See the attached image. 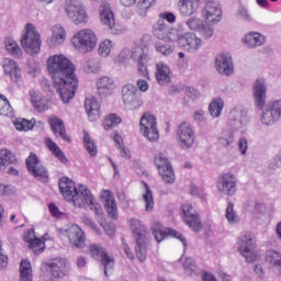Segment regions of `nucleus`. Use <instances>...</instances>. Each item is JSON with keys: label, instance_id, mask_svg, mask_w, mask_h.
<instances>
[{"label": "nucleus", "instance_id": "1", "mask_svg": "<svg viewBox=\"0 0 281 281\" xmlns=\"http://www.w3.org/2000/svg\"><path fill=\"white\" fill-rule=\"evenodd\" d=\"M48 74L52 76L55 89L64 104L74 100L78 89L76 66L64 55H53L47 59Z\"/></svg>", "mask_w": 281, "mask_h": 281}, {"label": "nucleus", "instance_id": "2", "mask_svg": "<svg viewBox=\"0 0 281 281\" xmlns=\"http://www.w3.org/2000/svg\"><path fill=\"white\" fill-rule=\"evenodd\" d=\"M59 191L66 201L74 203L75 207L82 209L88 205L89 210L94 212L98 218L104 216L102 206L95 201V198L85 184H80L78 189L71 179L63 177L59 180Z\"/></svg>", "mask_w": 281, "mask_h": 281}, {"label": "nucleus", "instance_id": "3", "mask_svg": "<svg viewBox=\"0 0 281 281\" xmlns=\"http://www.w3.org/2000/svg\"><path fill=\"white\" fill-rule=\"evenodd\" d=\"M132 232L136 238V246H135V254L137 260L139 262H146L147 258V247L148 243H150V235L148 234V231L146 229V226L142 224V221L139 220H133L132 221Z\"/></svg>", "mask_w": 281, "mask_h": 281}, {"label": "nucleus", "instance_id": "4", "mask_svg": "<svg viewBox=\"0 0 281 281\" xmlns=\"http://www.w3.org/2000/svg\"><path fill=\"white\" fill-rule=\"evenodd\" d=\"M21 45L26 54H38L41 52V34L36 31V26L31 23L26 24L25 32L21 38Z\"/></svg>", "mask_w": 281, "mask_h": 281}, {"label": "nucleus", "instance_id": "5", "mask_svg": "<svg viewBox=\"0 0 281 281\" xmlns=\"http://www.w3.org/2000/svg\"><path fill=\"white\" fill-rule=\"evenodd\" d=\"M71 43L81 54H87L95 47L98 36L91 30H81L71 38Z\"/></svg>", "mask_w": 281, "mask_h": 281}, {"label": "nucleus", "instance_id": "6", "mask_svg": "<svg viewBox=\"0 0 281 281\" xmlns=\"http://www.w3.org/2000/svg\"><path fill=\"white\" fill-rule=\"evenodd\" d=\"M239 254L245 257L246 262H256L258 252L256 251V237L251 233H247L239 237L237 243Z\"/></svg>", "mask_w": 281, "mask_h": 281}, {"label": "nucleus", "instance_id": "7", "mask_svg": "<svg viewBox=\"0 0 281 281\" xmlns=\"http://www.w3.org/2000/svg\"><path fill=\"white\" fill-rule=\"evenodd\" d=\"M25 164L29 172H31L37 181H41L42 183H47V181H49V172L47 171V168L43 166V162L38 160V156L34 153L30 154Z\"/></svg>", "mask_w": 281, "mask_h": 281}, {"label": "nucleus", "instance_id": "8", "mask_svg": "<svg viewBox=\"0 0 281 281\" xmlns=\"http://www.w3.org/2000/svg\"><path fill=\"white\" fill-rule=\"evenodd\" d=\"M153 35L159 41L176 43L177 38H179V30L171 27L164 20H158V23L153 26Z\"/></svg>", "mask_w": 281, "mask_h": 281}, {"label": "nucleus", "instance_id": "9", "mask_svg": "<svg viewBox=\"0 0 281 281\" xmlns=\"http://www.w3.org/2000/svg\"><path fill=\"white\" fill-rule=\"evenodd\" d=\"M90 255L92 258H94V260H100L101 258V265L104 267V276L109 278V276L113 273V268L115 267V258L106 254L104 247L98 244L90 246Z\"/></svg>", "mask_w": 281, "mask_h": 281}, {"label": "nucleus", "instance_id": "10", "mask_svg": "<svg viewBox=\"0 0 281 281\" xmlns=\"http://www.w3.org/2000/svg\"><path fill=\"white\" fill-rule=\"evenodd\" d=\"M122 95L125 106L131 111H135L144 104V100H142V92L131 83H127L122 88Z\"/></svg>", "mask_w": 281, "mask_h": 281}, {"label": "nucleus", "instance_id": "11", "mask_svg": "<svg viewBox=\"0 0 281 281\" xmlns=\"http://www.w3.org/2000/svg\"><path fill=\"white\" fill-rule=\"evenodd\" d=\"M153 235L154 238H156L157 243H161L162 240H166L168 236H171L172 238H177L178 240H181L183 247H188V240L183 236V234L168 227H164L161 223L154 222L151 225Z\"/></svg>", "mask_w": 281, "mask_h": 281}, {"label": "nucleus", "instance_id": "12", "mask_svg": "<svg viewBox=\"0 0 281 281\" xmlns=\"http://www.w3.org/2000/svg\"><path fill=\"white\" fill-rule=\"evenodd\" d=\"M249 122H251V119L249 117L247 109L237 106L231 110L228 114V126H231L233 131H241Z\"/></svg>", "mask_w": 281, "mask_h": 281}, {"label": "nucleus", "instance_id": "13", "mask_svg": "<svg viewBox=\"0 0 281 281\" xmlns=\"http://www.w3.org/2000/svg\"><path fill=\"white\" fill-rule=\"evenodd\" d=\"M140 131L149 142H157L159 139V130L157 128V119L155 115L145 113L140 117Z\"/></svg>", "mask_w": 281, "mask_h": 281}, {"label": "nucleus", "instance_id": "14", "mask_svg": "<svg viewBox=\"0 0 281 281\" xmlns=\"http://www.w3.org/2000/svg\"><path fill=\"white\" fill-rule=\"evenodd\" d=\"M178 144L182 150H188L194 146L195 134L190 123L183 122L177 128Z\"/></svg>", "mask_w": 281, "mask_h": 281}, {"label": "nucleus", "instance_id": "15", "mask_svg": "<svg viewBox=\"0 0 281 281\" xmlns=\"http://www.w3.org/2000/svg\"><path fill=\"white\" fill-rule=\"evenodd\" d=\"M66 13L75 25L87 23V11H85L79 0H66Z\"/></svg>", "mask_w": 281, "mask_h": 281}, {"label": "nucleus", "instance_id": "16", "mask_svg": "<svg viewBox=\"0 0 281 281\" xmlns=\"http://www.w3.org/2000/svg\"><path fill=\"white\" fill-rule=\"evenodd\" d=\"M217 190L226 196H234L238 192V179L232 172L220 176L217 180Z\"/></svg>", "mask_w": 281, "mask_h": 281}, {"label": "nucleus", "instance_id": "17", "mask_svg": "<svg viewBox=\"0 0 281 281\" xmlns=\"http://www.w3.org/2000/svg\"><path fill=\"white\" fill-rule=\"evenodd\" d=\"M99 14H100V21L102 25L108 26V31L110 32V34L122 33V30L117 27V24H115V14L111 9V4H109L108 2H102L99 8Z\"/></svg>", "mask_w": 281, "mask_h": 281}, {"label": "nucleus", "instance_id": "18", "mask_svg": "<svg viewBox=\"0 0 281 281\" xmlns=\"http://www.w3.org/2000/svg\"><path fill=\"white\" fill-rule=\"evenodd\" d=\"M281 120V100L269 102L262 110L261 124L273 126Z\"/></svg>", "mask_w": 281, "mask_h": 281}, {"label": "nucleus", "instance_id": "19", "mask_svg": "<svg viewBox=\"0 0 281 281\" xmlns=\"http://www.w3.org/2000/svg\"><path fill=\"white\" fill-rule=\"evenodd\" d=\"M155 166L158 169L160 177L165 183H175V170L168 157L164 154H158L155 156Z\"/></svg>", "mask_w": 281, "mask_h": 281}, {"label": "nucleus", "instance_id": "20", "mask_svg": "<svg viewBox=\"0 0 281 281\" xmlns=\"http://www.w3.org/2000/svg\"><path fill=\"white\" fill-rule=\"evenodd\" d=\"M203 4L202 16L206 23H221V20L223 19V9H221V4L213 0H205Z\"/></svg>", "mask_w": 281, "mask_h": 281}, {"label": "nucleus", "instance_id": "21", "mask_svg": "<svg viewBox=\"0 0 281 281\" xmlns=\"http://www.w3.org/2000/svg\"><path fill=\"white\" fill-rule=\"evenodd\" d=\"M181 47L186 52H189L190 54H196L198 50L201 49V46L203 45V40L201 37L196 36L194 33H186L181 35V33H178V38L176 40Z\"/></svg>", "mask_w": 281, "mask_h": 281}, {"label": "nucleus", "instance_id": "22", "mask_svg": "<svg viewBox=\"0 0 281 281\" xmlns=\"http://www.w3.org/2000/svg\"><path fill=\"white\" fill-rule=\"evenodd\" d=\"M182 218L186 225H188L192 232H201V229H203L199 213H196V210H194L191 204L182 205Z\"/></svg>", "mask_w": 281, "mask_h": 281}, {"label": "nucleus", "instance_id": "23", "mask_svg": "<svg viewBox=\"0 0 281 281\" xmlns=\"http://www.w3.org/2000/svg\"><path fill=\"white\" fill-rule=\"evenodd\" d=\"M48 269H50V278L53 280H58L65 278L69 274V261L65 258H55L47 263Z\"/></svg>", "mask_w": 281, "mask_h": 281}, {"label": "nucleus", "instance_id": "24", "mask_svg": "<svg viewBox=\"0 0 281 281\" xmlns=\"http://www.w3.org/2000/svg\"><path fill=\"white\" fill-rule=\"evenodd\" d=\"M252 97L257 109L262 111L267 104V81L258 78L252 86Z\"/></svg>", "mask_w": 281, "mask_h": 281}, {"label": "nucleus", "instance_id": "25", "mask_svg": "<svg viewBox=\"0 0 281 281\" xmlns=\"http://www.w3.org/2000/svg\"><path fill=\"white\" fill-rule=\"evenodd\" d=\"M215 69L221 76H232L234 74V60L232 55L221 53L215 57Z\"/></svg>", "mask_w": 281, "mask_h": 281}, {"label": "nucleus", "instance_id": "26", "mask_svg": "<svg viewBox=\"0 0 281 281\" xmlns=\"http://www.w3.org/2000/svg\"><path fill=\"white\" fill-rule=\"evenodd\" d=\"M66 233L71 247H76V249H82V247H85L87 236L85 235V231H82V228L76 224H72L70 227H68Z\"/></svg>", "mask_w": 281, "mask_h": 281}, {"label": "nucleus", "instance_id": "27", "mask_svg": "<svg viewBox=\"0 0 281 281\" xmlns=\"http://www.w3.org/2000/svg\"><path fill=\"white\" fill-rule=\"evenodd\" d=\"M187 26L193 32H200L203 38H212L214 36V29L203 23V20L196 16H192L187 20Z\"/></svg>", "mask_w": 281, "mask_h": 281}, {"label": "nucleus", "instance_id": "28", "mask_svg": "<svg viewBox=\"0 0 281 281\" xmlns=\"http://www.w3.org/2000/svg\"><path fill=\"white\" fill-rule=\"evenodd\" d=\"M49 126L56 137H61L64 142L68 144L71 143V137L67 135V130L65 128V122L60 120L58 116H50L48 119Z\"/></svg>", "mask_w": 281, "mask_h": 281}, {"label": "nucleus", "instance_id": "29", "mask_svg": "<svg viewBox=\"0 0 281 281\" xmlns=\"http://www.w3.org/2000/svg\"><path fill=\"white\" fill-rule=\"evenodd\" d=\"M101 201L110 218L117 221V204H115V198L113 196V193L109 190L103 191L101 194Z\"/></svg>", "mask_w": 281, "mask_h": 281}, {"label": "nucleus", "instance_id": "30", "mask_svg": "<svg viewBox=\"0 0 281 281\" xmlns=\"http://www.w3.org/2000/svg\"><path fill=\"white\" fill-rule=\"evenodd\" d=\"M203 3H205V0H182L179 7L180 14L182 16H192V14H196Z\"/></svg>", "mask_w": 281, "mask_h": 281}, {"label": "nucleus", "instance_id": "31", "mask_svg": "<svg viewBox=\"0 0 281 281\" xmlns=\"http://www.w3.org/2000/svg\"><path fill=\"white\" fill-rule=\"evenodd\" d=\"M171 76L172 72L167 64H164V61L156 64V80L161 85V87L170 85Z\"/></svg>", "mask_w": 281, "mask_h": 281}, {"label": "nucleus", "instance_id": "32", "mask_svg": "<svg viewBox=\"0 0 281 281\" xmlns=\"http://www.w3.org/2000/svg\"><path fill=\"white\" fill-rule=\"evenodd\" d=\"M85 109L90 122L100 120V103L95 98H87L85 101Z\"/></svg>", "mask_w": 281, "mask_h": 281}, {"label": "nucleus", "instance_id": "33", "mask_svg": "<svg viewBox=\"0 0 281 281\" xmlns=\"http://www.w3.org/2000/svg\"><path fill=\"white\" fill-rule=\"evenodd\" d=\"M99 95H111L115 91V81L111 77H101L97 81Z\"/></svg>", "mask_w": 281, "mask_h": 281}, {"label": "nucleus", "instance_id": "34", "mask_svg": "<svg viewBox=\"0 0 281 281\" xmlns=\"http://www.w3.org/2000/svg\"><path fill=\"white\" fill-rule=\"evenodd\" d=\"M3 69L5 76H9L12 82H19V80H21V68H19L16 61L12 59H5Z\"/></svg>", "mask_w": 281, "mask_h": 281}, {"label": "nucleus", "instance_id": "35", "mask_svg": "<svg viewBox=\"0 0 281 281\" xmlns=\"http://www.w3.org/2000/svg\"><path fill=\"white\" fill-rule=\"evenodd\" d=\"M9 166H16V156L8 149L0 150V170L5 172Z\"/></svg>", "mask_w": 281, "mask_h": 281}, {"label": "nucleus", "instance_id": "36", "mask_svg": "<svg viewBox=\"0 0 281 281\" xmlns=\"http://www.w3.org/2000/svg\"><path fill=\"white\" fill-rule=\"evenodd\" d=\"M121 58H124L125 60H128V58H133L134 60H137V63H139L142 60H148V55L144 53V48L142 47H136L134 50L125 48L121 53Z\"/></svg>", "mask_w": 281, "mask_h": 281}, {"label": "nucleus", "instance_id": "37", "mask_svg": "<svg viewBox=\"0 0 281 281\" xmlns=\"http://www.w3.org/2000/svg\"><path fill=\"white\" fill-rule=\"evenodd\" d=\"M243 43L250 48L260 47V45H265V35L260 33H249L243 38Z\"/></svg>", "mask_w": 281, "mask_h": 281}, {"label": "nucleus", "instance_id": "38", "mask_svg": "<svg viewBox=\"0 0 281 281\" xmlns=\"http://www.w3.org/2000/svg\"><path fill=\"white\" fill-rule=\"evenodd\" d=\"M45 144L50 153H53L54 157H56L61 164H67V156H65L63 149H60L52 138H45Z\"/></svg>", "mask_w": 281, "mask_h": 281}, {"label": "nucleus", "instance_id": "39", "mask_svg": "<svg viewBox=\"0 0 281 281\" xmlns=\"http://www.w3.org/2000/svg\"><path fill=\"white\" fill-rule=\"evenodd\" d=\"M217 142L224 148H228L234 144V131L232 130H224L217 136Z\"/></svg>", "mask_w": 281, "mask_h": 281}, {"label": "nucleus", "instance_id": "40", "mask_svg": "<svg viewBox=\"0 0 281 281\" xmlns=\"http://www.w3.org/2000/svg\"><path fill=\"white\" fill-rule=\"evenodd\" d=\"M31 102L37 113H44V111L49 109V103L46 101V99L38 97V94L31 93Z\"/></svg>", "mask_w": 281, "mask_h": 281}, {"label": "nucleus", "instance_id": "41", "mask_svg": "<svg viewBox=\"0 0 281 281\" xmlns=\"http://www.w3.org/2000/svg\"><path fill=\"white\" fill-rule=\"evenodd\" d=\"M83 146L91 157H95L98 155L95 142L91 139V135L87 131H83Z\"/></svg>", "mask_w": 281, "mask_h": 281}, {"label": "nucleus", "instance_id": "42", "mask_svg": "<svg viewBox=\"0 0 281 281\" xmlns=\"http://www.w3.org/2000/svg\"><path fill=\"white\" fill-rule=\"evenodd\" d=\"M20 281H32V265L27 260L20 263Z\"/></svg>", "mask_w": 281, "mask_h": 281}, {"label": "nucleus", "instance_id": "43", "mask_svg": "<svg viewBox=\"0 0 281 281\" xmlns=\"http://www.w3.org/2000/svg\"><path fill=\"white\" fill-rule=\"evenodd\" d=\"M223 106H225L223 99H215L209 105V113H211L212 117H220L221 113H223Z\"/></svg>", "mask_w": 281, "mask_h": 281}, {"label": "nucleus", "instance_id": "44", "mask_svg": "<svg viewBox=\"0 0 281 281\" xmlns=\"http://www.w3.org/2000/svg\"><path fill=\"white\" fill-rule=\"evenodd\" d=\"M65 29L60 25L53 26V36L50 37L53 45H60V43H65Z\"/></svg>", "mask_w": 281, "mask_h": 281}, {"label": "nucleus", "instance_id": "45", "mask_svg": "<svg viewBox=\"0 0 281 281\" xmlns=\"http://www.w3.org/2000/svg\"><path fill=\"white\" fill-rule=\"evenodd\" d=\"M120 124H122V117L115 113L106 115L103 121V127L105 131H111V128H115V126H119Z\"/></svg>", "mask_w": 281, "mask_h": 281}, {"label": "nucleus", "instance_id": "46", "mask_svg": "<svg viewBox=\"0 0 281 281\" xmlns=\"http://www.w3.org/2000/svg\"><path fill=\"white\" fill-rule=\"evenodd\" d=\"M100 69H102V64H100L98 58L89 59L83 66L86 74H100Z\"/></svg>", "mask_w": 281, "mask_h": 281}, {"label": "nucleus", "instance_id": "47", "mask_svg": "<svg viewBox=\"0 0 281 281\" xmlns=\"http://www.w3.org/2000/svg\"><path fill=\"white\" fill-rule=\"evenodd\" d=\"M157 3V0H139L137 3L136 12L139 16H145L149 8H153Z\"/></svg>", "mask_w": 281, "mask_h": 281}, {"label": "nucleus", "instance_id": "48", "mask_svg": "<svg viewBox=\"0 0 281 281\" xmlns=\"http://www.w3.org/2000/svg\"><path fill=\"white\" fill-rule=\"evenodd\" d=\"M146 191L143 194V201L145 203V210L150 212L155 207V200L153 199V191L148 184H145Z\"/></svg>", "mask_w": 281, "mask_h": 281}, {"label": "nucleus", "instance_id": "49", "mask_svg": "<svg viewBox=\"0 0 281 281\" xmlns=\"http://www.w3.org/2000/svg\"><path fill=\"white\" fill-rule=\"evenodd\" d=\"M0 115L12 117V105H10V101L3 94L0 95Z\"/></svg>", "mask_w": 281, "mask_h": 281}, {"label": "nucleus", "instance_id": "50", "mask_svg": "<svg viewBox=\"0 0 281 281\" xmlns=\"http://www.w3.org/2000/svg\"><path fill=\"white\" fill-rule=\"evenodd\" d=\"M266 262L272 265V267H278L281 265V255L276 250H269L266 255Z\"/></svg>", "mask_w": 281, "mask_h": 281}, {"label": "nucleus", "instance_id": "51", "mask_svg": "<svg viewBox=\"0 0 281 281\" xmlns=\"http://www.w3.org/2000/svg\"><path fill=\"white\" fill-rule=\"evenodd\" d=\"M155 47L156 52H158V54H161L162 56H170L175 53V46L170 44H164L161 42H158L156 43Z\"/></svg>", "mask_w": 281, "mask_h": 281}, {"label": "nucleus", "instance_id": "52", "mask_svg": "<svg viewBox=\"0 0 281 281\" xmlns=\"http://www.w3.org/2000/svg\"><path fill=\"white\" fill-rule=\"evenodd\" d=\"M111 49H113V43L110 40H105L99 45L98 53L103 58H106L111 54Z\"/></svg>", "mask_w": 281, "mask_h": 281}, {"label": "nucleus", "instance_id": "53", "mask_svg": "<svg viewBox=\"0 0 281 281\" xmlns=\"http://www.w3.org/2000/svg\"><path fill=\"white\" fill-rule=\"evenodd\" d=\"M5 49L9 54H12V56H19L21 54V47L11 38L5 40Z\"/></svg>", "mask_w": 281, "mask_h": 281}, {"label": "nucleus", "instance_id": "54", "mask_svg": "<svg viewBox=\"0 0 281 281\" xmlns=\"http://www.w3.org/2000/svg\"><path fill=\"white\" fill-rule=\"evenodd\" d=\"M14 126L16 131H32L34 128V123L32 121H27L25 119H18L14 122Z\"/></svg>", "mask_w": 281, "mask_h": 281}, {"label": "nucleus", "instance_id": "55", "mask_svg": "<svg viewBox=\"0 0 281 281\" xmlns=\"http://www.w3.org/2000/svg\"><path fill=\"white\" fill-rule=\"evenodd\" d=\"M183 269L187 276H194V273L199 271V268H196V263H194V260H192V258L184 259Z\"/></svg>", "mask_w": 281, "mask_h": 281}, {"label": "nucleus", "instance_id": "56", "mask_svg": "<svg viewBox=\"0 0 281 281\" xmlns=\"http://www.w3.org/2000/svg\"><path fill=\"white\" fill-rule=\"evenodd\" d=\"M30 249H34L35 254H43L45 250V243L41 238L35 237L30 244Z\"/></svg>", "mask_w": 281, "mask_h": 281}, {"label": "nucleus", "instance_id": "57", "mask_svg": "<svg viewBox=\"0 0 281 281\" xmlns=\"http://www.w3.org/2000/svg\"><path fill=\"white\" fill-rule=\"evenodd\" d=\"M226 220L228 223H232L233 225L237 223L238 216L236 215V212L234 211V203H228V206L226 209Z\"/></svg>", "mask_w": 281, "mask_h": 281}, {"label": "nucleus", "instance_id": "58", "mask_svg": "<svg viewBox=\"0 0 281 281\" xmlns=\"http://www.w3.org/2000/svg\"><path fill=\"white\" fill-rule=\"evenodd\" d=\"M81 221L83 224H86L88 227H90L91 229H93V232H95V234L100 235L101 232L100 229L98 228V224L91 220L90 217H87V216H83L81 217Z\"/></svg>", "mask_w": 281, "mask_h": 281}, {"label": "nucleus", "instance_id": "59", "mask_svg": "<svg viewBox=\"0 0 281 281\" xmlns=\"http://www.w3.org/2000/svg\"><path fill=\"white\" fill-rule=\"evenodd\" d=\"M160 21H167L168 23H175L177 21V15L172 12H162L159 14Z\"/></svg>", "mask_w": 281, "mask_h": 281}, {"label": "nucleus", "instance_id": "60", "mask_svg": "<svg viewBox=\"0 0 281 281\" xmlns=\"http://www.w3.org/2000/svg\"><path fill=\"white\" fill-rule=\"evenodd\" d=\"M5 267H8V255H5L0 240V269H5Z\"/></svg>", "mask_w": 281, "mask_h": 281}, {"label": "nucleus", "instance_id": "61", "mask_svg": "<svg viewBox=\"0 0 281 281\" xmlns=\"http://www.w3.org/2000/svg\"><path fill=\"white\" fill-rule=\"evenodd\" d=\"M238 148H239L241 155H247V149L249 148V143H248L247 138H245V137L239 138Z\"/></svg>", "mask_w": 281, "mask_h": 281}, {"label": "nucleus", "instance_id": "62", "mask_svg": "<svg viewBox=\"0 0 281 281\" xmlns=\"http://www.w3.org/2000/svg\"><path fill=\"white\" fill-rule=\"evenodd\" d=\"M146 63H148V60H140L138 63V71L143 78H148V68L146 67Z\"/></svg>", "mask_w": 281, "mask_h": 281}, {"label": "nucleus", "instance_id": "63", "mask_svg": "<svg viewBox=\"0 0 281 281\" xmlns=\"http://www.w3.org/2000/svg\"><path fill=\"white\" fill-rule=\"evenodd\" d=\"M237 16L244 21H251V15L246 8H239Z\"/></svg>", "mask_w": 281, "mask_h": 281}, {"label": "nucleus", "instance_id": "64", "mask_svg": "<svg viewBox=\"0 0 281 281\" xmlns=\"http://www.w3.org/2000/svg\"><path fill=\"white\" fill-rule=\"evenodd\" d=\"M36 238V235L34 234V229L30 228L24 233V241L31 243L33 239Z\"/></svg>", "mask_w": 281, "mask_h": 281}]
</instances>
